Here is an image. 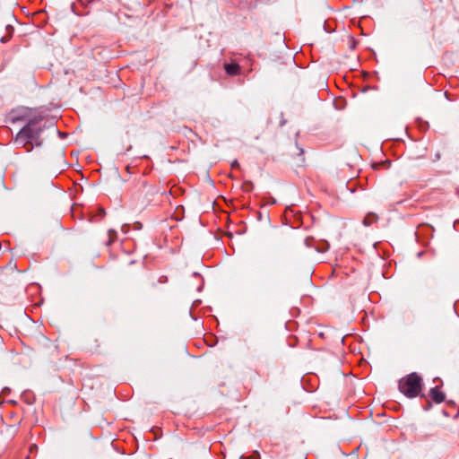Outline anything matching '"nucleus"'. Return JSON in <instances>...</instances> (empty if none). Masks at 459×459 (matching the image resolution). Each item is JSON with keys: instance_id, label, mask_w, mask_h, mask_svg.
Listing matches in <instances>:
<instances>
[{"instance_id": "1", "label": "nucleus", "mask_w": 459, "mask_h": 459, "mask_svg": "<svg viewBox=\"0 0 459 459\" xmlns=\"http://www.w3.org/2000/svg\"><path fill=\"white\" fill-rule=\"evenodd\" d=\"M41 119L34 118L20 130L14 139V143L20 146H26L34 141H37L43 130Z\"/></svg>"}, {"instance_id": "2", "label": "nucleus", "mask_w": 459, "mask_h": 459, "mask_svg": "<svg viewBox=\"0 0 459 459\" xmlns=\"http://www.w3.org/2000/svg\"><path fill=\"white\" fill-rule=\"evenodd\" d=\"M422 379L417 373L409 374L399 381V390L408 398L417 397L422 387Z\"/></svg>"}, {"instance_id": "3", "label": "nucleus", "mask_w": 459, "mask_h": 459, "mask_svg": "<svg viewBox=\"0 0 459 459\" xmlns=\"http://www.w3.org/2000/svg\"><path fill=\"white\" fill-rule=\"evenodd\" d=\"M430 396L437 403L445 400V394L437 387L430 390Z\"/></svg>"}, {"instance_id": "4", "label": "nucleus", "mask_w": 459, "mask_h": 459, "mask_svg": "<svg viewBox=\"0 0 459 459\" xmlns=\"http://www.w3.org/2000/svg\"><path fill=\"white\" fill-rule=\"evenodd\" d=\"M224 68L226 73L230 75H236L239 73L240 70L239 65L235 63L226 64Z\"/></svg>"}, {"instance_id": "5", "label": "nucleus", "mask_w": 459, "mask_h": 459, "mask_svg": "<svg viewBox=\"0 0 459 459\" xmlns=\"http://www.w3.org/2000/svg\"><path fill=\"white\" fill-rule=\"evenodd\" d=\"M377 220V215L375 213H368L363 220V223L366 226H369Z\"/></svg>"}, {"instance_id": "6", "label": "nucleus", "mask_w": 459, "mask_h": 459, "mask_svg": "<svg viewBox=\"0 0 459 459\" xmlns=\"http://www.w3.org/2000/svg\"><path fill=\"white\" fill-rule=\"evenodd\" d=\"M232 167H238V163L237 160H234L231 164Z\"/></svg>"}]
</instances>
